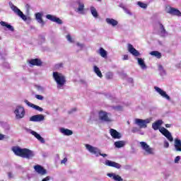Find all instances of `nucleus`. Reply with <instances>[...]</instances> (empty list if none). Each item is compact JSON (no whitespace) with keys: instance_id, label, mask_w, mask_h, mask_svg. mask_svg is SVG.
I'll use <instances>...</instances> for the list:
<instances>
[{"instance_id":"31","label":"nucleus","mask_w":181,"mask_h":181,"mask_svg":"<svg viewBox=\"0 0 181 181\" xmlns=\"http://www.w3.org/2000/svg\"><path fill=\"white\" fill-rule=\"evenodd\" d=\"M115 146L116 148H123V146H125V141H115Z\"/></svg>"},{"instance_id":"30","label":"nucleus","mask_w":181,"mask_h":181,"mask_svg":"<svg viewBox=\"0 0 181 181\" xmlns=\"http://www.w3.org/2000/svg\"><path fill=\"white\" fill-rule=\"evenodd\" d=\"M151 56H154L156 59H160L162 57V54L158 51H152L150 52Z\"/></svg>"},{"instance_id":"24","label":"nucleus","mask_w":181,"mask_h":181,"mask_svg":"<svg viewBox=\"0 0 181 181\" xmlns=\"http://www.w3.org/2000/svg\"><path fill=\"white\" fill-rule=\"evenodd\" d=\"M32 135L35 136V137L40 141L42 144H45V139L40 136V134H37V132L33 131L31 132Z\"/></svg>"},{"instance_id":"2","label":"nucleus","mask_w":181,"mask_h":181,"mask_svg":"<svg viewBox=\"0 0 181 181\" xmlns=\"http://www.w3.org/2000/svg\"><path fill=\"white\" fill-rule=\"evenodd\" d=\"M52 77L57 83V88H62L67 83V81L66 80V76L63 75V74L55 71L52 74Z\"/></svg>"},{"instance_id":"16","label":"nucleus","mask_w":181,"mask_h":181,"mask_svg":"<svg viewBox=\"0 0 181 181\" xmlns=\"http://www.w3.org/2000/svg\"><path fill=\"white\" fill-rule=\"evenodd\" d=\"M24 103L28 105V107H30L31 108H34V110H36L37 111H40V112H42L43 111V108L40 107L38 105H36L33 103H31L28 100H25Z\"/></svg>"},{"instance_id":"14","label":"nucleus","mask_w":181,"mask_h":181,"mask_svg":"<svg viewBox=\"0 0 181 181\" xmlns=\"http://www.w3.org/2000/svg\"><path fill=\"white\" fill-rule=\"evenodd\" d=\"M35 170L37 172V173H39V175H46L47 173V171H46V169H45L42 165H37L34 166Z\"/></svg>"},{"instance_id":"28","label":"nucleus","mask_w":181,"mask_h":181,"mask_svg":"<svg viewBox=\"0 0 181 181\" xmlns=\"http://www.w3.org/2000/svg\"><path fill=\"white\" fill-rule=\"evenodd\" d=\"M94 72L95 74H97L98 77H100V78H103V74L101 73V71L100 70V68L97 66H93Z\"/></svg>"},{"instance_id":"3","label":"nucleus","mask_w":181,"mask_h":181,"mask_svg":"<svg viewBox=\"0 0 181 181\" xmlns=\"http://www.w3.org/2000/svg\"><path fill=\"white\" fill-rule=\"evenodd\" d=\"M86 148L90 153H93L95 156H103V158H106L107 156L105 153H101V151L98 149L97 147H94L90 144H86Z\"/></svg>"},{"instance_id":"20","label":"nucleus","mask_w":181,"mask_h":181,"mask_svg":"<svg viewBox=\"0 0 181 181\" xmlns=\"http://www.w3.org/2000/svg\"><path fill=\"white\" fill-rule=\"evenodd\" d=\"M162 124H163V121L160 119L156 121L152 124L153 129H154V131H158V129H159L160 127H162Z\"/></svg>"},{"instance_id":"8","label":"nucleus","mask_w":181,"mask_h":181,"mask_svg":"<svg viewBox=\"0 0 181 181\" xmlns=\"http://www.w3.org/2000/svg\"><path fill=\"white\" fill-rule=\"evenodd\" d=\"M159 132H161L164 135V136H165V138H167V139L170 141V142H173V137L168 129H166L165 127H160L159 129Z\"/></svg>"},{"instance_id":"5","label":"nucleus","mask_w":181,"mask_h":181,"mask_svg":"<svg viewBox=\"0 0 181 181\" xmlns=\"http://www.w3.org/2000/svg\"><path fill=\"white\" fill-rule=\"evenodd\" d=\"M14 114L17 119H21L25 117V108L23 107L18 106L14 111Z\"/></svg>"},{"instance_id":"49","label":"nucleus","mask_w":181,"mask_h":181,"mask_svg":"<svg viewBox=\"0 0 181 181\" xmlns=\"http://www.w3.org/2000/svg\"><path fill=\"white\" fill-rule=\"evenodd\" d=\"M98 2H101L102 0H97Z\"/></svg>"},{"instance_id":"37","label":"nucleus","mask_w":181,"mask_h":181,"mask_svg":"<svg viewBox=\"0 0 181 181\" xmlns=\"http://www.w3.org/2000/svg\"><path fill=\"white\" fill-rule=\"evenodd\" d=\"M140 129L139 128L136 127H134L132 129V132L133 134H136V132H139Z\"/></svg>"},{"instance_id":"7","label":"nucleus","mask_w":181,"mask_h":181,"mask_svg":"<svg viewBox=\"0 0 181 181\" xmlns=\"http://www.w3.org/2000/svg\"><path fill=\"white\" fill-rule=\"evenodd\" d=\"M140 145L142 149H144V151H145L148 155H153V148H151V146H149L146 142L141 141Z\"/></svg>"},{"instance_id":"41","label":"nucleus","mask_w":181,"mask_h":181,"mask_svg":"<svg viewBox=\"0 0 181 181\" xmlns=\"http://www.w3.org/2000/svg\"><path fill=\"white\" fill-rule=\"evenodd\" d=\"M179 160H180V156H177L175 158V163H179Z\"/></svg>"},{"instance_id":"18","label":"nucleus","mask_w":181,"mask_h":181,"mask_svg":"<svg viewBox=\"0 0 181 181\" xmlns=\"http://www.w3.org/2000/svg\"><path fill=\"white\" fill-rule=\"evenodd\" d=\"M29 64H31V66H40L43 64V62L42 60L35 58V59H32L28 62Z\"/></svg>"},{"instance_id":"22","label":"nucleus","mask_w":181,"mask_h":181,"mask_svg":"<svg viewBox=\"0 0 181 181\" xmlns=\"http://www.w3.org/2000/svg\"><path fill=\"white\" fill-rule=\"evenodd\" d=\"M107 176L109 177H112L113 180H116V181H124V180L122 179V177H121V176H119V175H116L114 173H108Z\"/></svg>"},{"instance_id":"50","label":"nucleus","mask_w":181,"mask_h":181,"mask_svg":"<svg viewBox=\"0 0 181 181\" xmlns=\"http://www.w3.org/2000/svg\"><path fill=\"white\" fill-rule=\"evenodd\" d=\"M127 124L129 125V121L127 122Z\"/></svg>"},{"instance_id":"1","label":"nucleus","mask_w":181,"mask_h":181,"mask_svg":"<svg viewBox=\"0 0 181 181\" xmlns=\"http://www.w3.org/2000/svg\"><path fill=\"white\" fill-rule=\"evenodd\" d=\"M11 151L21 158H25V159H32L35 156V153L32 150L28 148H21L19 146H13Z\"/></svg>"},{"instance_id":"10","label":"nucleus","mask_w":181,"mask_h":181,"mask_svg":"<svg viewBox=\"0 0 181 181\" xmlns=\"http://www.w3.org/2000/svg\"><path fill=\"white\" fill-rule=\"evenodd\" d=\"M154 90H156V91H157L158 94L163 97V98H165L166 100H168V101H170V96L167 95L166 92L162 90L160 88L155 86Z\"/></svg>"},{"instance_id":"4","label":"nucleus","mask_w":181,"mask_h":181,"mask_svg":"<svg viewBox=\"0 0 181 181\" xmlns=\"http://www.w3.org/2000/svg\"><path fill=\"white\" fill-rule=\"evenodd\" d=\"M149 122H151V120H149V119H135L134 124H136V125H138L140 129H142V128H146Z\"/></svg>"},{"instance_id":"40","label":"nucleus","mask_w":181,"mask_h":181,"mask_svg":"<svg viewBox=\"0 0 181 181\" xmlns=\"http://www.w3.org/2000/svg\"><path fill=\"white\" fill-rule=\"evenodd\" d=\"M35 98H37V100H43L44 99L43 96L40 95H35Z\"/></svg>"},{"instance_id":"9","label":"nucleus","mask_w":181,"mask_h":181,"mask_svg":"<svg viewBox=\"0 0 181 181\" xmlns=\"http://www.w3.org/2000/svg\"><path fill=\"white\" fill-rule=\"evenodd\" d=\"M99 119L100 121H104V122H111V119L108 117V113L103 110L99 112Z\"/></svg>"},{"instance_id":"47","label":"nucleus","mask_w":181,"mask_h":181,"mask_svg":"<svg viewBox=\"0 0 181 181\" xmlns=\"http://www.w3.org/2000/svg\"><path fill=\"white\" fill-rule=\"evenodd\" d=\"M116 110H122V106H117Z\"/></svg>"},{"instance_id":"27","label":"nucleus","mask_w":181,"mask_h":181,"mask_svg":"<svg viewBox=\"0 0 181 181\" xmlns=\"http://www.w3.org/2000/svg\"><path fill=\"white\" fill-rule=\"evenodd\" d=\"M61 132H62V134H64L66 136H70V135H71L73 134V131H71L69 129H64V128L61 129Z\"/></svg>"},{"instance_id":"13","label":"nucleus","mask_w":181,"mask_h":181,"mask_svg":"<svg viewBox=\"0 0 181 181\" xmlns=\"http://www.w3.org/2000/svg\"><path fill=\"white\" fill-rule=\"evenodd\" d=\"M106 166H110V168H115L116 169H121V164L118 163H115V161H112L110 160H105Z\"/></svg>"},{"instance_id":"29","label":"nucleus","mask_w":181,"mask_h":181,"mask_svg":"<svg viewBox=\"0 0 181 181\" xmlns=\"http://www.w3.org/2000/svg\"><path fill=\"white\" fill-rule=\"evenodd\" d=\"M98 53L100 54V55L101 56V57H103L104 59H107V52L105 51V49H104V48L100 47L99 49Z\"/></svg>"},{"instance_id":"51","label":"nucleus","mask_w":181,"mask_h":181,"mask_svg":"<svg viewBox=\"0 0 181 181\" xmlns=\"http://www.w3.org/2000/svg\"><path fill=\"white\" fill-rule=\"evenodd\" d=\"M27 6H29L27 4Z\"/></svg>"},{"instance_id":"52","label":"nucleus","mask_w":181,"mask_h":181,"mask_svg":"<svg viewBox=\"0 0 181 181\" xmlns=\"http://www.w3.org/2000/svg\"><path fill=\"white\" fill-rule=\"evenodd\" d=\"M0 40H1V37H0Z\"/></svg>"},{"instance_id":"43","label":"nucleus","mask_w":181,"mask_h":181,"mask_svg":"<svg viewBox=\"0 0 181 181\" xmlns=\"http://www.w3.org/2000/svg\"><path fill=\"white\" fill-rule=\"evenodd\" d=\"M63 163L65 165V163H67V158H64L62 161H61V165H63Z\"/></svg>"},{"instance_id":"12","label":"nucleus","mask_w":181,"mask_h":181,"mask_svg":"<svg viewBox=\"0 0 181 181\" xmlns=\"http://www.w3.org/2000/svg\"><path fill=\"white\" fill-rule=\"evenodd\" d=\"M110 134L113 139H121V138L122 137L121 133L118 132L116 129H110Z\"/></svg>"},{"instance_id":"26","label":"nucleus","mask_w":181,"mask_h":181,"mask_svg":"<svg viewBox=\"0 0 181 181\" xmlns=\"http://www.w3.org/2000/svg\"><path fill=\"white\" fill-rule=\"evenodd\" d=\"M106 22L108 25H112V26H117L118 25V21L114 18H106Z\"/></svg>"},{"instance_id":"21","label":"nucleus","mask_w":181,"mask_h":181,"mask_svg":"<svg viewBox=\"0 0 181 181\" xmlns=\"http://www.w3.org/2000/svg\"><path fill=\"white\" fill-rule=\"evenodd\" d=\"M43 14L41 13H35V19L38 22V23H40L42 26H45V21L42 18Z\"/></svg>"},{"instance_id":"15","label":"nucleus","mask_w":181,"mask_h":181,"mask_svg":"<svg viewBox=\"0 0 181 181\" xmlns=\"http://www.w3.org/2000/svg\"><path fill=\"white\" fill-rule=\"evenodd\" d=\"M128 51L129 53H131V54H133V56H135L136 57H138V56L140 54L139 52L136 50V49H135L131 44L128 45Z\"/></svg>"},{"instance_id":"6","label":"nucleus","mask_w":181,"mask_h":181,"mask_svg":"<svg viewBox=\"0 0 181 181\" xmlns=\"http://www.w3.org/2000/svg\"><path fill=\"white\" fill-rule=\"evenodd\" d=\"M11 8L12 9V11H13V12H15V13L20 16V18H21L23 21H28V18L26 17V16H25V14H23V12H22L21 9L18 8L16 6L11 4Z\"/></svg>"},{"instance_id":"39","label":"nucleus","mask_w":181,"mask_h":181,"mask_svg":"<svg viewBox=\"0 0 181 181\" xmlns=\"http://www.w3.org/2000/svg\"><path fill=\"white\" fill-rule=\"evenodd\" d=\"M106 78H107V80H110V79L112 78V74H111V73H107V74H106Z\"/></svg>"},{"instance_id":"35","label":"nucleus","mask_w":181,"mask_h":181,"mask_svg":"<svg viewBox=\"0 0 181 181\" xmlns=\"http://www.w3.org/2000/svg\"><path fill=\"white\" fill-rule=\"evenodd\" d=\"M137 5H139V6H140V8H142L143 9H146V8H148V4H144L141 1H138Z\"/></svg>"},{"instance_id":"25","label":"nucleus","mask_w":181,"mask_h":181,"mask_svg":"<svg viewBox=\"0 0 181 181\" xmlns=\"http://www.w3.org/2000/svg\"><path fill=\"white\" fill-rule=\"evenodd\" d=\"M0 25L1 26H4L5 28H7V29H8V30H11V32H13V30H15V29L13 28V27L12 25H11L10 24H8L5 21H1L0 22Z\"/></svg>"},{"instance_id":"45","label":"nucleus","mask_w":181,"mask_h":181,"mask_svg":"<svg viewBox=\"0 0 181 181\" xmlns=\"http://www.w3.org/2000/svg\"><path fill=\"white\" fill-rule=\"evenodd\" d=\"M4 138H5V135L0 134V141H2V139H4Z\"/></svg>"},{"instance_id":"33","label":"nucleus","mask_w":181,"mask_h":181,"mask_svg":"<svg viewBox=\"0 0 181 181\" xmlns=\"http://www.w3.org/2000/svg\"><path fill=\"white\" fill-rule=\"evenodd\" d=\"M90 12L94 18H98V12H97V9H95V8L91 7Z\"/></svg>"},{"instance_id":"11","label":"nucleus","mask_w":181,"mask_h":181,"mask_svg":"<svg viewBox=\"0 0 181 181\" xmlns=\"http://www.w3.org/2000/svg\"><path fill=\"white\" fill-rule=\"evenodd\" d=\"M30 121L33 122H40L45 121V116L43 115H35L30 117Z\"/></svg>"},{"instance_id":"42","label":"nucleus","mask_w":181,"mask_h":181,"mask_svg":"<svg viewBox=\"0 0 181 181\" xmlns=\"http://www.w3.org/2000/svg\"><path fill=\"white\" fill-rule=\"evenodd\" d=\"M63 67V63H59L56 65V69H62Z\"/></svg>"},{"instance_id":"17","label":"nucleus","mask_w":181,"mask_h":181,"mask_svg":"<svg viewBox=\"0 0 181 181\" xmlns=\"http://www.w3.org/2000/svg\"><path fill=\"white\" fill-rule=\"evenodd\" d=\"M47 19H49V21H52V22H56V23H58V25H62V23H63V21H62V20H60V18L52 16L50 14H48L46 16Z\"/></svg>"},{"instance_id":"19","label":"nucleus","mask_w":181,"mask_h":181,"mask_svg":"<svg viewBox=\"0 0 181 181\" xmlns=\"http://www.w3.org/2000/svg\"><path fill=\"white\" fill-rule=\"evenodd\" d=\"M168 13L170 15H173V16H181L180 11L176 8L170 7Z\"/></svg>"},{"instance_id":"36","label":"nucleus","mask_w":181,"mask_h":181,"mask_svg":"<svg viewBox=\"0 0 181 181\" xmlns=\"http://www.w3.org/2000/svg\"><path fill=\"white\" fill-rule=\"evenodd\" d=\"M78 5H79L78 8V12H82V11H84V4L79 2Z\"/></svg>"},{"instance_id":"46","label":"nucleus","mask_w":181,"mask_h":181,"mask_svg":"<svg viewBox=\"0 0 181 181\" xmlns=\"http://www.w3.org/2000/svg\"><path fill=\"white\" fill-rule=\"evenodd\" d=\"M123 60H128V54L124 55Z\"/></svg>"},{"instance_id":"48","label":"nucleus","mask_w":181,"mask_h":181,"mask_svg":"<svg viewBox=\"0 0 181 181\" xmlns=\"http://www.w3.org/2000/svg\"><path fill=\"white\" fill-rule=\"evenodd\" d=\"M170 127H172V124H165V128H170Z\"/></svg>"},{"instance_id":"38","label":"nucleus","mask_w":181,"mask_h":181,"mask_svg":"<svg viewBox=\"0 0 181 181\" xmlns=\"http://www.w3.org/2000/svg\"><path fill=\"white\" fill-rule=\"evenodd\" d=\"M66 39H67V40H69V42H70L71 43H73V39L71 38V35H67Z\"/></svg>"},{"instance_id":"32","label":"nucleus","mask_w":181,"mask_h":181,"mask_svg":"<svg viewBox=\"0 0 181 181\" xmlns=\"http://www.w3.org/2000/svg\"><path fill=\"white\" fill-rule=\"evenodd\" d=\"M138 63L141 69H146V64H145V62L141 58H138Z\"/></svg>"},{"instance_id":"34","label":"nucleus","mask_w":181,"mask_h":181,"mask_svg":"<svg viewBox=\"0 0 181 181\" xmlns=\"http://www.w3.org/2000/svg\"><path fill=\"white\" fill-rule=\"evenodd\" d=\"M160 25V34L164 36V35H166V30L165 29V26H163V24L159 23Z\"/></svg>"},{"instance_id":"44","label":"nucleus","mask_w":181,"mask_h":181,"mask_svg":"<svg viewBox=\"0 0 181 181\" xmlns=\"http://www.w3.org/2000/svg\"><path fill=\"white\" fill-rule=\"evenodd\" d=\"M164 146H165V148H169V142L165 141V142H164Z\"/></svg>"},{"instance_id":"23","label":"nucleus","mask_w":181,"mask_h":181,"mask_svg":"<svg viewBox=\"0 0 181 181\" xmlns=\"http://www.w3.org/2000/svg\"><path fill=\"white\" fill-rule=\"evenodd\" d=\"M175 148L177 152H181V141L179 139H175Z\"/></svg>"}]
</instances>
